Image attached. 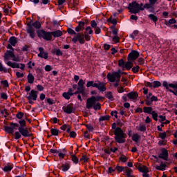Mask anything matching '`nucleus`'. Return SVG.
I'll return each instance as SVG.
<instances>
[{
	"instance_id": "680f3d73",
	"label": "nucleus",
	"mask_w": 177,
	"mask_h": 177,
	"mask_svg": "<svg viewBox=\"0 0 177 177\" xmlns=\"http://www.w3.org/2000/svg\"><path fill=\"white\" fill-rule=\"evenodd\" d=\"M59 151H61L60 149L57 150V149H50L49 153L50 154H58Z\"/></svg>"
},
{
	"instance_id": "603ef678",
	"label": "nucleus",
	"mask_w": 177,
	"mask_h": 177,
	"mask_svg": "<svg viewBox=\"0 0 177 177\" xmlns=\"http://www.w3.org/2000/svg\"><path fill=\"white\" fill-rule=\"evenodd\" d=\"M67 32H68V34H69V35H75V36L77 35L75 31L71 28H68Z\"/></svg>"
},
{
	"instance_id": "20e7f679",
	"label": "nucleus",
	"mask_w": 177,
	"mask_h": 177,
	"mask_svg": "<svg viewBox=\"0 0 177 177\" xmlns=\"http://www.w3.org/2000/svg\"><path fill=\"white\" fill-rule=\"evenodd\" d=\"M86 88H97L100 92H106L107 88L106 87V83L104 82H100L97 80V82L94 81H88L86 85Z\"/></svg>"
},
{
	"instance_id": "f03ea898",
	"label": "nucleus",
	"mask_w": 177,
	"mask_h": 177,
	"mask_svg": "<svg viewBox=\"0 0 177 177\" xmlns=\"http://www.w3.org/2000/svg\"><path fill=\"white\" fill-rule=\"evenodd\" d=\"M111 128L112 129H114L113 135H115L114 139L116 143H125V142H127L125 140L127 139V133L124 132V130H122L121 127H117V124H115V122L112 124Z\"/></svg>"
},
{
	"instance_id": "e433bc0d",
	"label": "nucleus",
	"mask_w": 177,
	"mask_h": 177,
	"mask_svg": "<svg viewBox=\"0 0 177 177\" xmlns=\"http://www.w3.org/2000/svg\"><path fill=\"white\" fill-rule=\"evenodd\" d=\"M111 117L109 115H104V116H100L99 118V122H102V121H109Z\"/></svg>"
},
{
	"instance_id": "de8ad7c7",
	"label": "nucleus",
	"mask_w": 177,
	"mask_h": 177,
	"mask_svg": "<svg viewBox=\"0 0 177 177\" xmlns=\"http://www.w3.org/2000/svg\"><path fill=\"white\" fill-rule=\"evenodd\" d=\"M122 72V71H121V69H118V71H113L111 73H109L107 74V75H109V77H113V75H115V73L117 74H118L119 75H121V73Z\"/></svg>"
},
{
	"instance_id": "7ed1b4c3",
	"label": "nucleus",
	"mask_w": 177,
	"mask_h": 177,
	"mask_svg": "<svg viewBox=\"0 0 177 177\" xmlns=\"http://www.w3.org/2000/svg\"><path fill=\"white\" fill-rule=\"evenodd\" d=\"M41 22L36 21L32 23V20L27 24V33L29 34L30 38L34 39L35 38V29L39 30L41 28Z\"/></svg>"
},
{
	"instance_id": "8fccbe9b",
	"label": "nucleus",
	"mask_w": 177,
	"mask_h": 177,
	"mask_svg": "<svg viewBox=\"0 0 177 177\" xmlns=\"http://www.w3.org/2000/svg\"><path fill=\"white\" fill-rule=\"evenodd\" d=\"M85 127L86 128V129H88V132H93V126H92V124H85Z\"/></svg>"
},
{
	"instance_id": "0eeeda50",
	"label": "nucleus",
	"mask_w": 177,
	"mask_h": 177,
	"mask_svg": "<svg viewBox=\"0 0 177 177\" xmlns=\"http://www.w3.org/2000/svg\"><path fill=\"white\" fill-rule=\"evenodd\" d=\"M128 9L130 10V13H132L133 15L139 13L140 10H145V8L140 7V5L136 1H132L131 3H129Z\"/></svg>"
},
{
	"instance_id": "3c124183",
	"label": "nucleus",
	"mask_w": 177,
	"mask_h": 177,
	"mask_svg": "<svg viewBox=\"0 0 177 177\" xmlns=\"http://www.w3.org/2000/svg\"><path fill=\"white\" fill-rule=\"evenodd\" d=\"M84 32H87L90 35H92V34H93V30H92V28H91V26H87L85 29Z\"/></svg>"
},
{
	"instance_id": "412c9836",
	"label": "nucleus",
	"mask_w": 177,
	"mask_h": 177,
	"mask_svg": "<svg viewBox=\"0 0 177 177\" xmlns=\"http://www.w3.org/2000/svg\"><path fill=\"white\" fill-rule=\"evenodd\" d=\"M145 102L147 106H151V104H153V102H158V97L156 95H152L149 100H145Z\"/></svg>"
},
{
	"instance_id": "9d476101",
	"label": "nucleus",
	"mask_w": 177,
	"mask_h": 177,
	"mask_svg": "<svg viewBox=\"0 0 177 177\" xmlns=\"http://www.w3.org/2000/svg\"><path fill=\"white\" fill-rule=\"evenodd\" d=\"M6 64L12 68H20L21 70H24V68H26V64H19L17 62H12L8 61L6 62Z\"/></svg>"
},
{
	"instance_id": "69168bd1",
	"label": "nucleus",
	"mask_w": 177,
	"mask_h": 177,
	"mask_svg": "<svg viewBox=\"0 0 177 177\" xmlns=\"http://www.w3.org/2000/svg\"><path fill=\"white\" fill-rule=\"evenodd\" d=\"M91 26L93 28H96L97 27V23H96V21L92 20L91 21Z\"/></svg>"
},
{
	"instance_id": "37998d69",
	"label": "nucleus",
	"mask_w": 177,
	"mask_h": 177,
	"mask_svg": "<svg viewBox=\"0 0 177 177\" xmlns=\"http://www.w3.org/2000/svg\"><path fill=\"white\" fill-rule=\"evenodd\" d=\"M139 70H140V66H139L138 65H136V66H133L131 68V71L134 74H138V73H139Z\"/></svg>"
},
{
	"instance_id": "ea45409f",
	"label": "nucleus",
	"mask_w": 177,
	"mask_h": 177,
	"mask_svg": "<svg viewBox=\"0 0 177 177\" xmlns=\"http://www.w3.org/2000/svg\"><path fill=\"white\" fill-rule=\"evenodd\" d=\"M59 132H60V131H59L57 129H50V133L53 136H59Z\"/></svg>"
},
{
	"instance_id": "393cba45",
	"label": "nucleus",
	"mask_w": 177,
	"mask_h": 177,
	"mask_svg": "<svg viewBox=\"0 0 177 177\" xmlns=\"http://www.w3.org/2000/svg\"><path fill=\"white\" fill-rule=\"evenodd\" d=\"M51 53L53 55H56V56H63V51L59 48H53L51 50Z\"/></svg>"
},
{
	"instance_id": "a211bd4d",
	"label": "nucleus",
	"mask_w": 177,
	"mask_h": 177,
	"mask_svg": "<svg viewBox=\"0 0 177 177\" xmlns=\"http://www.w3.org/2000/svg\"><path fill=\"white\" fill-rule=\"evenodd\" d=\"M39 53L37 55L38 57H41V59H45V60H47V59L49 57V56L48 55V52H45L44 50L43 47H39Z\"/></svg>"
},
{
	"instance_id": "c85d7f7f",
	"label": "nucleus",
	"mask_w": 177,
	"mask_h": 177,
	"mask_svg": "<svg viewBox=\"0 0 177 177\" xmlns=\"http://www.w3.org/2000/svg\"><path fill=\"white\" fill-rule=\"evenodd\" d=\"M27 80L28 84H34V81L35 80V77L32 75V73H29L28 76H27Z\"/></svg>"
},
{
	"instance_id": "49530a36",
	"label": "nucleus",
	"mask_w": 177,
	"mask_h": 177,
	"mask_svg": "<svg viewBox=\"0 0 177 177\" xmlns=\"http://www.w3.org/2000/svg\"><path fill=\"white\" fill-rule=\"evenodd\" d=\"M23 117H24V113L20 111L18 112L17 114H16V118L19 120V121H21V120H24L23 119Z\"/></svg>"
},
{
	"instance_id": "5fc2aeb1",
	"label": "nucleus",
	"mask_w": 177,
	"mask_h": 177,
	"mask_svg": "<svg viewBox=\"0 0 177 177\" xmlns=\"http://www.w3.org/2000/svg\"><path fill=\"white\" fill-rule=\"evenodd\" d=\"M119 160L122 162H127L128 158H127V156H125V155H122V156L119 157Z\"/></svg>"
},
{
	"instance_id": "72a5a7b5",
	"label": "nucleus",
	"mask_w": 177,
	"mask_h": 177,
	"mask_svg": "<svg viewBox=\"0 0 177 177\" xmlns=\"http://www.w3.org/2000/svg\"><path fill=\"white\" fill-rule=\"evenodd\" d=\"M71 158L74 164H78L80 162V159L75 154L71 155Z\"/></svg>"
},
{
	"instance_id": "338daca9",
	"label": "nucleus",
	"mask_w": 177,
	"mask_h": 177,
	"mask_svg": "<svg viewBox=\"0 0 177 177\" xmlns=\"http://www.w3.org/2000/svg\"><path fill=\"white\" fill-rule=\"evenodd\" d=\"M113 172H115V167L113 168V167H109L108 168L107 174H113Z\"/></svg>"
},
{
	"instance_id": "58836bf2",
	"label": "nucleus",
	"mask_w": 177,
	"mask_h": 177,
	"mask_svg": "<svg viewBox=\"0 0 177 177\" xmlns=\"http://www.w3.org/2000/svg\"><path fill=\"white\" fill-rule=\"evenodd\" d=\"M92 107L95 111L97 110H102V104H100L99 102H95V104H93Z\"/></svg>"
},
{
	"instance_id": "6e6d98bb",
	"label": "nucleus",
	"mask_w": 177,
	"mask_h": 177,
	"mask_svg": "<svg viewBox=\"0 0 177 177\" xmlns=\"http://www.w3.org/2000/svg\"><path fill=\"white\" fill-rule=\"evenodd\" d=\"M161 86V82L160 81H154L153 88H159Z\"/></svg>"
},
{
	"instance_id": "4d7b16f0",
	"label": "nucleus",
	"mask_w": 177,
	"mask_h": 177,
	"mask_svg": "<svg viewBox=\"0 0 177 177\" xmlns=\"http://www.w3.org/2000/svg\"><path fill=\"white\" fill-rule=\"evenodd\" d=\"M138 63L139 66H143V64H145V59L142 57L138 58Z\"/></svg>"
},
{
	"instance_id": "39448f33",
	"label": "nucleus",
	"mask_w": 177,
	"mask_h": 177,
	"mask_svg": "<svg viewBox=\"0 0 177 177\" xmlns=\"http://www.w3.org/2000/svg\"><path fill=\"white\" fill-rule=\"evenodd\" d=\"M162 86L165 88L167 92H170L173 93L174 96H177V82L174 83H168L167 81H163Z\"/></svg>"
},
{
	"instance_id": "b1692460",
	"label": "nucleus",
	"mask_w": 177,
	"mask_h": 177,
	"mask_svg": "<svg viewBox=\"0 0 177 177\" xmlns=\"http://www.w3.org/2000/svg\"><path fill=\"white\" fill-rule=\"evenodd\" d=\"M156 111L153 110L151 106H144L143 107V113L152 115Z\"/></svg>"
},
{
	"instance_id": "79ce46f5",
	"label": "nucleus",
	"mask_w": 177,
	"mask_h": 177,
	"mask_svg": "<svg viewBox=\"0 0 177 177\" xmlns=\"http://www.w3.org/2000/svg\"><path fill=\"white\" fill-rule=\"evenodd\" d=\"M106 97L113 102L114 100V96H113V93L111 91H108Z\"/></svg>"
},
{
	"instance_id": "bf43d9fd",
	"label": "nucleus",
	"mask_w": 177,
	"mask_h": 177,
	"mask_svg": "<svg viewBox=\"0 0 177 177\" xmlns=\"http://www.w3.org/2000/svg\"><path fill=\"white\" fill-rule=\"evenodd\" d=\"M1 84L3 85L4 88H9V82H8V80L1 81Z\"/></svg>"
},
{
	"instance_id": "c03bdc74",
	"label": "nucleus",
	"mask_w": 177,
	"mask_h": 177,
	"mask_svg": "<svg viewBox=\"0 0 177 177\" xmlns=\"http://www.w3.org/2000/svg\"><path fill=\"white\" fill-rule=\"evenodd\" d=\"M83 37H84V41H91V35L87 33V32H84L83 33Z\"/></svg>"
},
{
	"instance_id": "a19ab883",
	"label": "nucleus",
	"mask_w": 177,
	"mask_h": 177,
	"mask_svg": "<svg viewBox=\"0 0 177 177\" xmlns=\"http://www.w3.org/2000/svg\"><path fill=\"white\" fill-rule=\"evenodd\" d=\"M125 61H124V59H120L118 60V66L122 67V71H124V67L125 66Z\"/></svg>"
},
{
	"instance_id": "7c9ffc66",
	"label": "nucleus",
	"mask_w": 177,
	"mask_h": 177,
	"mask_svg": "<svg viewBox=\"0 0 177 177\" xmlns=\"http://www.w3.org/2000/svg\"><path fill=\"white\" fill-rule=\"evenodd\" d=\"M138 171L142 172V174H149V168L146 167V165L139 166Z\"/></svg>"
},
{
	"instance_id": "4c0bfd02",
	"label": "nucleus",
	"mask_w": 177,
	"mask_h": 177,
	"mask_svg": "<svg viewBox=\"0 0 177 177\" xmlns=\"http://www.w3.org/2000/svg\"><path fill=\"white\" fill-rule=\"evenodd\" d=\"M147 128L145 124H140L139 127H137V131H140V132H146Z\"/></svg>"
},
{
	"instance_id": "2eb2a0df",
	"label": "nucleus",
	"mask_w": 177,
	"mask_h": 177,
	"mask_svg": "<svg viewBox=\"0 0 177 177\" xmlns=\"http://www.w3.org/2000/svg\"><path fill=\"white\" fill-rule=\"evenodd\" d=\"M87 24H88V21H78V25L75 28L76 32H80L81 31H84V30H85V26Z\"/></svg>"
},
{
	"instance_id": "a18cd8bd",
	"label": "nucleus",
	"mask_w": 177,
	"mask_h": 177,
	"mask_svg": "<svg viewBox=\"0 0 177 177\" xmlns=\"http://www.w3.org/2000/svg\"><path fill=\"white\" fill-rule=\"evenodd\" d=\"M107 22L108 23H111V24H113V26H117V19H113L112 17H111L110 18H109L107 19Z\"/></svg>"
},
{
	"instance_id": "052dcab7",
	"label": "nucleus",
	"mask_w": 177,
	"mask_h": 177,
	"mask_svg": "<svg viewBox=\"0 0 177 177\" xmlns=\"http://www.w3.org/2000/svg\"><path fill=\"white\" fill-rule=\"evenodd\" d=\"M45 102H47L50 106H52V104H55V100L52 98H47Z\"/></svg>"
},
{
	"instance_id": "4be33fe9",
	"label": "nucleus",
	"mask_w": 177,
	"mask_h": 177,
	"mask_svg": "<svg viewBox=\"0 0 177 177\" xmlns=\"http://www.w3.org/2000/svg\"><path fill=\"white\" fill-rule=\"evenodd\" d=\"M133 67V62H132V60H128V62H127L124 64V66L123 67L124 68V71L126 70H127V71H129V70H131V68H132Z\"/></svg>"
},
{
	"instance_id": "864d4df0",
	"label": "nucleus",
	"mask_w": 177,
	"mask_h": 177,
	"mask_svg": "<svg viewBox=\"0 0 177 177\" xmlns=\"http://www.w3.org/2000/svg\"><path fill=\"white\" fill-rule=\"evenodd\" d=\"M151 115H152V118L153 120H154V121H158V113H157L156 111L154 112H152V114Z\"/></svg>"
},
{
	"instance_id": "1a4fd4ad",
	"label": "nucleus",
	"mask_w": 177,
	"mask_h": 177,
	"mask_svg": "<svg viewBox=\"0 0 177 177\" xmlns=\"http://www.w3.org/2000/svg\"><path fill=\"white\" fill-rule=\"evenodd\" d=\"M78 41L80 45H84V44H85V39H84V32H77L74 37H73L72 42H73V44H77Z\"/></svg>"
},
{
	"instance_id": "f704fd0d",
	"label": "nucleus",
	"mask_w": 177,
	"mask_h": 177,
	"mask_svg": "<svg viewBox=\"0 0 177 177\" xmlns=\"http://www.w3.org/2000/svg\"><path fill=\"white\" fill-rule=\"evenodd\" d=\"M140 138H141L140 135H139L138 133H135L132 136V141L135 142L136 143H138V142L140 140Z\"/></svg>"
},
{
	"instance_id": "c9c22d12",
	"label": "nucleus",
	"mask_w": 177,
	"mask_h": 177,
	"mask_svg": "<svg viewBox=\"0 0 177 177\" xmlns=\"http://www.w3.org/2000/svg\"><path fill=\"white\" fill-rule=\"evenodd\" d=\"M12 169H13V165H6L3 168V171H4L5 172H10V171H12Z\"/></svg>"
},
{
	"instance_id": "13d9d810",
	"label": "nucleus",
	"mask_w": 177,
	"mask_h": 177,
	"mask_svg": "<svg viewBox=\"0 0 177 177\" xmlns=\"http://www.w3.org/2000/svg\"><path fill=\"white\" fill-rule=\"evenodd\" d=\"M69 136L72 139H75L77 138V133L75 131H71L69 133Z\"/></svg>"
},
{
	"instance_id": "09e8293b",
	"label": "nucleus",
	"mask_w": 177,
	"mask_h": 177,
	"mask_svg": "<svg viewBox=\"0 0 177 177\" xmlns=\"http://www.w3.org/2000/svg\"><path fill=\"white\" fill-rule=\"evenodd\" d=\"M0 71H3V73H9V69H8L6 67H4L2 64V62H0Z\"/></svg>"
},
{
	"instance_id": "cd10ccee",
	"label": "nucleus",
	"mask_w": 177,
	"mask_h": 177,
	"mask_svg": "<svg viewBox=\"0 0 177 177\" xmlns=\"http://www.w3.org/2000/svg\"><path fill=\"white\" fill-rule=\"evenodd\" d=\"M176 19H175V18H172L169 21L165 20V24L167 26V27H171V24H176Z\"/></svg>"
},
{
	"instance_id": "423d86ee",
	"label": "nucleus",
	"mask_w": 177,
	"mask_h": 177,
	"mask_svg": "<svg viewBox=\"0 0 177 177\" xmlns=\"http://www.w3.org/2000/svg\"><path fill=\"white\" fill-rule=\"evenodd\" d=\"M103 99H104V97L100 95L91 96L86 100V109H88V110H90V109H92V107H93V104H95L97 102H100V100L103 102Z\"/></svg>"
},
{
	"instance_id": "c756f323",
	"label": "nucleus",
	"mask_w": 177,
	"mask_h": 177,
	"mask_svg": "<svg viewBox=\"0 0 177 177\" xmlns=\"http://www.w3.org/2000/svg\"><path fill=\"white\" fill-rule=\"evenodd\" d=\"M165 168H167V165L163 162H160V166L157 165L156 167L158 171H165Z\"/></svg>"
},
{
	"instance_id": "6ab92c4d",
	"label": "nucleus",
	"mask_w": 177,
	"mask_h": 177,
	"mask_svg": "<svg viewBox=\"0 0 177 177\" xmlns=\"http://www.w3.org/2000/svg\"><path fill=\"white\" fill-rule=\"evenodd\" d=\"M73 92H74V89L69 88L67 92H64L62 93V96L66 100H70L71 96H73Z\"/></svg>"
},
{
	"instance_id": "5701e85b",
	"label": "nucleus",
	"mask_w": 177,
	"mask_h": 177,
	"mask_svg": "<svg viewBox=\"0 0 177 177\" xmlns=\"http://www.w3.org/2000/svg\"><path fill=\"white\" fill-rule=\"evenodd\" d=\"M70 168H71V166L70 165V163H63L61 166V168H59V169H62V171H63V172H67V171H68V169H70Z\"/></svg>"
},
{
	"instance_id": "9b49d317",
	"label": "nucleus",
	"mask_w": 177,
	"mask_h": 177,
	"mask_svg": "<svg viewBox=\"0 0 177 177\" xmlns=\"http://www.w3.org/2000/svg\"><path fill=\"white\" fill-rule=\"evenodd\" d=\"M139 56H140L139 51L132 50L131 52L128 55L127 60H131L132 62H135L136 59L139 58Z\"/></svg>"
},
{
	"instance_id": "f257e3e1",
	"label": "nucleus",
	"mask_w": 177,
	"mask_h": 177,
	"mask_svg": "<svg viewBox=\"0 0 177 177\" xmlns=\"http://www.w3.org/2000/svg\"><path fill=\"white\" fill-rule=\"evenodd\" d=\"M18 123L12 122L10 123V126H5V132H6V133H10V135H14L16 140L21 139V136H23V138L32 137V133L28 129L26 120H19Z\"/></svg>"
},
{
	"instance_id": "ddd939ff",
	"label": "nucleus",
	"mask_w": 177,
	"mask_h": 177,
	"mask_svg": "<svg viewBox=\"0 0 177 177\" xmlns=\"http://www.w3.org/2000/svg\"><path fill=\"white\" fill-rule=\"evenodd\" d=\"M26 99L28 100H37V97H38V91L34 89L31 90L30 92L27 93L26 95Z\"/></svg>"
},
{
	"instance_id": "bb28decb",
	"label": "nucleus",
	"mask_w": 177,
	"mask_h": 177,
	"mask_svg": "<svg viewBox=\"0 0 177 177\" xmlns=\"http://www.w3.org/2000/svg\"><path fill=\"white\" fill-rule=\"evenodd\" d=\"M8 42L12 46H16V44H17V38L15 36H12L9 38Z\"/></svg>"
},
{
	"instance_id": "dca6fc26",
	"label": "nucleus",
	"mask_w": 177,
	"mask_h": 177,
	"mask_svg": "<svg viewBox=\"0 0 177 177\" xmlns=\"http://www.w3.org/2000/svg\"><path fill=\"white\" fill-rule=\"evenodd\" d=\"M169 157V153H168V150L165 148H162L161 153L158 155V158H161L165 161H168V158Z\"/></svg>"
},
{
	"instance_id": "f3484780",
	"label": "nucleus",
	"mask_w": 177,
	"mask_h": 177,
	"mask_svg": "<svg viewBox=\"0 0 177 177\" xmlns=\"http://www.w3.org/2000/svg\"><path fill=\"white\" fill-rule=\"evenodd\" d=\"M10 57H15V51L7 50L3 55L4 63H6Z\"/></svg>"
},
{
	"instance_id": "f8f14e48",
	"label": "nucleus",
	"mask_w": 177,
	"mask_h": 177,
	"mask_svg": "<svg viewBox=\"0 0 177 177\" xmlns=\"http://www.w3.org/2000/svg\"><path fill=\"white\" fill-rule=\"evenodd\" d=\"M62 110L66 114H73V113H75V108L74 107V104L73 103L68 104L66 107L63 106Z\"/></svg>"
},
{
	"instance_id": "aec40b11",
	"label": "nucleus",
	"mask_w": 177,
	"mask_h": 177,
	"mask_svg": "<svg viewBox=\"0 0 177 177\" xmlns=\"http://www.w3.org/2000/svg\"><path fill=\"white\" fill-rule=\"evenodd\" d=\"M127 96L130 100H136L138 99L139 94L136 91H131L127 94Z\"/></svg>"
},
{
	"instance_id": "0e129e2a",
	"label": "nucleus",
	"mask_w": 177,
	"mask_h": 177,
	"mask_svg": "<svg viewBox=\"0 0 177 177\" xmlns=\"http://www.w3.org/2000/svg\"><path fill=\"white\" fill-rule=\"evenodd\" d=\"M78 86H85V81L82 79H80L77 83Z\"/></svg>"
},
{
	"instance_id": "774afa93",
	"label": "nucleus",
	"mask_w": 177,
	"mask_h": 177,
	"mask_svg": "<svg viewBox=\"0 0 177 177\" xmlns=\"http://www.w3.org/2000/svg\"><path fill=\"white\" fill-rule=\"evenodd\" d=\"M29 48H30V46L28 45H25L24 46H23L21 48V50H22V52H28Z\"/></svg>"
},
{
	"instance_id": "a878e982",
	"label": "nucleus",
	"mask_w": 177,
	"mask_h": 177,
	"mask_svg": "<svg viewBox=\"0 0 177 177\" xmlns=\"http://www.w3.org/2000/svg\"><path fill=\"white\" fill-rule=\"evenodd\" d=\"M52 35L54 37V38H59V37H62L63 35V32L60 30H57L55 31L51 32Z\"/></svg>"
},
{
	"instance_id": "6e6552de",
	"label": "nucleus",
	"mask_w": 177,
	"mask_h": 177,
	"mask_svg": "<svg viewBox=\"0 0 177 177\" xmlns=\"http://www.w3.org/2000/svg\"><path fill=\"white\" fill-rule=\"evenodd\" d=\"M37 33L39 38H43L45 41H52V32H46L41 29L37 30Z\"/></svg>"
},
{
	"instance_id": "4468645a",
	"label": "nucleus",
	"mask_w": 177,
	"mask_h": 177,
	"mask_svg": "<svg viewBox=\"0 0 177 177\" xmlns=\"http://www.w3.org/2000/svg\"><path fill=\"white\" fill-rule=\"evenodd\" d=\"M106 78L108 81H109V82L120 83L121 81V75H119L118 73H115V75H113L112 77H109V75H107Z\"/></svg>"
},
{
	"instance_id": "2f4dec72",
	"label": "nucleus",
	"mask_w": 177,
	"mask_h": 177,
	"mask_svg": "<svg viewBox=\"0 0 177 177\" xmlns=\"http://www.w3.org/2000/svg\"><path fill=\"white\" fill-rule=\"evenodd\" d=\"M115 169L117 171L118 174L125 172V167L120 166L118 164L115 167Z\"/></svg>"
},
{
	"instance_id": "e2e57ef3",
	"label": "nucleus",
	"mask_w": 177,
	"mask_h": 177,
	"mask_svg": "<svg viewBox=\"0 0 177 177\" xmlns=\"http://www.w3.org/2000/svg\"><path fill=\"white\" fill-rule=\"evenodd\" d=\"M159 137L160 138V139L164 140V139H165V138H167V133L166 132L160 133Z\"/></svg>"
},
{
	"instance_id": "473e14b6",
	"label": "nucleus",
	"mask_w": 177,
	"mask_h": 177,
	"mask_svg": "<svg viewBox=\"0 0 177 177\" xmlns=\"http://www.w3.org/2000/svg\"><path fill=\"white\" fill-rule=\"evenodd\" d=\"M149 19H150V20H151L152 21H153V23H155V24H156L157 21H158V17L156 15H154V14H150L149 15H148Z\"/></svg>"
}]
</instances>
